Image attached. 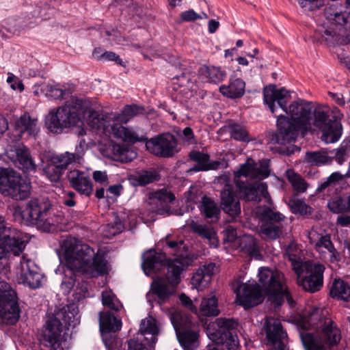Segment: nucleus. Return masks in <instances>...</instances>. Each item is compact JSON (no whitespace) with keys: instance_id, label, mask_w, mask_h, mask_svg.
Returning <instances> with one entry per match:
<instances>
[{"instance_id":"0eeeda50","label":"nucleus","mask_w":350,"mask_h":350,"mask_svg":"<svg viewBox=\"0 0 350 350\" xmlns=\"http://www.w3.org/2000/svg\"><path fill=\"white\" fill-rule=\"evenodd\" d=\"M83 100L72 97L55 111H51L46 117L45 124L53 133H61L64 129L77 126L81 122Z\"/></svg>"},{"instance_id":"774afa93","label":"nucleus","mask_w":350,"mask_h":350,"mask_svg":"<svg viewBox=\"0 0 350 350\" xmlns=\"http://www.w3.org/2000/svg\"><path fill=\"white\" fill-rule=\"evenodd\" d=\"M75 196L76 194L73 191H68L65 193V195L63 197V204L68 207H72L75 206Z\"/></svg>"},{"instance_id":"bf43d9fd","label":"nucleus","mask_w":350,"mask_h":350,"mask_svg":"<svg viewBox=\"0 0 350 350\" xmlns=\"http://www.w3.org/2000/svg\"><path fill=\"white\" fill-rule=\"evenodd\" d=\"M103 59H105L107 61L115 62L118 65H123L122 60L120 59L119 55L111 51H105L100 56H97L98 60H101Z\"/></svg>"},{"instance_id":"a18cd8bd","label":"nucleus","mask_w":350,"mask_h":350,"mask_svg":"<svg viewBox=\"0 0 350 350\" xmlns=\"http://www.w3.org/2000/svg\"><path fill=\"white\" fill-rule=\"evenodd\" d=\"M201 212L206 218L215 219V220L219 218V210L218 207L214 201L207 197L203 198Z\"/></svg>"},{"instance_id":"864d4df0","label":"nucleus","mask_w":350,"mask_h":350,"mask_svg":"<svg viewBox=\"0 0 350 350\" xmlns=\"http://www.w3.org/2000/svg\"><path fill=\"white\" fill-rule=\"evenodd\" d=\"M327 206L334 213H343L346 210L345 202L340 198L329 201Z\"/></svg>"},{"instance_id":"9d476101","label":"nucleus","mask_w":350,"mask_h":350,"mask_svg":"<svg viewBox=\"0 0 350 350\" xmlns=\"http://www.w3.org/2000/svg\"><path fill=\"white\" fill-rule=\"evenodd\" d=\"M28 243L24 233L12 228L5 218L0 215V259L18 256Z\"/></svg>"},{"instance_id":"473e14b6","label":"nucleus","mask_w":350,"mask_h":350,"mask_svg":"<svg viewBox=\"0 0 350 350\" xmlns=\"http://www.w3.org/2000/svg\"><path fill=\"white\" fill-rule=\"evenodd\" d=\"M189 226L193 232L198 234L200 237L206 239L211 247H217L218 246L217 234L212 228L200 224L193 220L190 221Z\"/></svg>"},{"instance_id":"6e6552de","label":"nucleus","mask_w":350,"mask_h":350,"mask_svg":"<svg viewBox=\"0 0 350 350\" xmlns=\"http://www.w3.org/2000/svg\"><path fill=\"white\" fill-rule=\"evenodd\" d=\"M146 112L144 106L135 104L126 105L121 113L115 114H99L96 111H92L89 116V124L91 127L102 131L106 135L118 138L111 130L107 131V126H123L121 124H126L135 116L144 114Z\"/></svg>"},{"instance_id":"603ef678","label":"nucleus","mask_w":350,"mask_h":350,"mask_svg":"<svg viewBox=\"0 0 350 350\" xmlns=\"http://www.w3.org/2000/svg\"><path fill=\"white\" fill-rule=\"evenodd\" d=\"M189 158L191 161L204 165L205 167H212L209 161V155L198 150H192L189 154Z\"/></svg>"},{"instance_id":"a211bd4d","label":"nucleus","mask_w":350,"mask_h":350,"mask_svg":"<svg viewBox=\"0 0 350 350\" xmlns=\"http://www.w3.org/2000/svg\"><path fill=\"white\" fill-rule=\"evenodd\" d=\"M77 157H78L77 154L68 152L60 154H52L44 167L45 175L50 181L58 182L65 170L75 161Z\"/></svg>"},{"instance_id":"7ed1b4c3","label":"nucleus","mask_w":350,"mask_h":350,"mask_svg":"<svg viewBox=\"0 0 350 350\" xmlns=\"http://www.w3.org/2000/svg\"><path fill=\"white\" fill-rule=\"evenodd\" d=\"M321 312L320 309L314 308L303 318L301 327L304 331L300 332V337L306 350L332 349L341 340L336 323Z\"/></svg>"},{"instance_id":"b1692460","label":"nucleus","mask_w":350,"mask_h":350,"mask_svg":"<svg viewBox=\"0 0 350 350\" xmlns=\"http://www.w3.org/2000/svg\"><path fill=\"white\" fill-rule=\"evenodd\" d=\"M265 330L269 343L277 346L282 350L284 347V341L287 338V333L284 330L280 320L267 318L265 324Z\"/></svg>"},{"instance_id":"e2e57ef3","label":"nucleus","mask_w":350,"mask_h":350,"mask_svg":"<svg viewBox=\"0 0 350 350\" xmlns=\"http://www.w3.org/2000/svg\"><path fill=\"white\" fill-rule=\"evenodd\" d=\"M180 18L182 21L186 22L194 21L197 19L202 18L199 14L196 13L193 10H189L185 12H183L180 14Z\"/></svg>"},{"instance_id":"ddd939ff","label":"nucleus","mask_w":350,"mask_h":350,"mask_svg":"<svg viewBox=\"0 0 350 350\" xmlns=\"http://www.w3.org/2000/svg\"><path fill=\"white\" fill-rule=\"evenodd\" d=\"M31 183L13 170L0 169V192L16 200H23L30 195Z\"/></svg>"},{"instance_id":"7c9ffc66","label":"nucleus","mask_w":350,"mask_h":350,"mask_svg":"<svg viewBox=\"0 0 350 350\" xmlns=\"http://www.w3.org/2000/svg\"><path fill=\"white\" fill-rule=\"evenodd\" d=\"M198 72L202 79L206 82L214 84L222 82L227 77L225 69L213 65H202L199 68Z\"/></svg>"},{"instance_id":"c03bdc74","label":"nucleus","mask_w":350,"mask_h":350,"mask_svg":"<svg viewBox=\"0 0 350 350\" xmlns=\"http://www.w3.org/2000/svg\"><path fill=\"white\" fill-rule=\"evenodd\" d=\"M282 226L281 224H273V222H265L261 228V234L267 239H275L282 233Z\"/></svg>"},{"instance_id":"37998d69","label":"nucleus","mask_w":350,"mask_h":350,"mask_svg":"<svg viewBox=\"0 0 350 350\" xmlns=\"http://www.w3.org/2000/svg\"><path fill=\"white\" fill-rule=\"evenodd\" d=\"M300 252L301 250L298 246L293 243H290L286 249L285 255L291 261L293 270L298 269L299 266L304 263L300 257Z\"/></svg>"},{"instance_id":"c756f323","label":"nucleus","mask_w":350,"mask_h":350,"mask_svg":"<svg viewBox=\"0 0 350 350\" xmlns=\"http://www.w3.org/2000/svg\"><path fill=\"white\" fill-rule=\"evenodd\" d=\"M139 332L144 336L146 344L154 346L157 342L159 333V323L156 319L148 317L143 319L140 323Z\"/></svg>"},{"instance_id":"f8f14e48","label":"nucleus","mask_w":350,"mask_h":350,"mask_svg":"<svg viewBox=\"0 0 350 350\" xmlns=\"http://www.w3.org/2000/svg\"><path fill=\"white\" fill-rule=\"evenodd\" d=\"M340 114L330 111L327 107L317 106L312 113L311 125L319 128L323 132V137L327 142L334 143L340 137Z\"/></svg>"},{"instance_id":"3c124183","label":"nucleus","mask_w":350,"mask_h":350,"mask_svg":"<svg viewBox=\"0 0 350 350\" xmlns=\"http://www.w3.org/2000/svg\"><path fill=\"white\" fill-rule=\"evenodd\" d=\"M231 137L239 141H247L248 133L247 131L242 126L234 124L230 126Z\"/></svg>"},{"instance_id":"f03ea898","label":"nucleus","mask_w":350,"mask_h":350,"mask_svg":"<svg viewBox=\"0 0 350 350\" xmlns=\"http://www.w3.org/2000/svg\"><path fill=\"white\" fill-rule=\"evenodd\" d=\"M67 262L74 272L87 278L103 276L109 273V267L104 253L94 249L82 241L68 237L63 242Z\"/></svg>"},{"instance_id":"39448f33","label":"nucleus","mask_w":350,"mask_h":350,"mask_svg":"<svg viewBox=\"0 0 350 350\" xmlns=\"http://www.w3.org/2000/svg\"><path fill=\"white\" fill-rule=\"evenodd\" d=\"M109 129L118 139L125 142L131 144L137 142H146L147 150L158 157L170 158L178 152L177 139L173 134L169 132L163 133L148 139L145 135L139 136L136 131L124 126H107V131Z\"/></svg>"},{"instance_id":"72a5a7b5","label":"nucleus","mask_w":350,"mask_h":350,"mask_svg":"<svg viewBox=\"0 0 350 350\" xmlns=\"http://www.w3.org/2000/svg\"><path fill=\"white\" fill-rule=\"evenodd\" d=\"M137 152L130 147L120 144L112 146V159L121 163H129L137 157Z\"/></svg>"},{"instance_id":"de8ad7c7","label":"nucleus","mask_w":350,"mask_h":350,"mask_svg":"<svg viewBox=\"0 0 350 350\" xmlns=\"http://www.w3.org/2000/svg\"><path fill=\"white\" fill-rule=\"evenodd\" d=\"M208 275H204L203 271L199 269L191 279V284L198 291H202L209 284Z\"/></svg>"},{"instance_id":"052dcab7","label":"nucleus","mask_w":350,"mask_h":350,"mask_svg":"<svg viewBox=\"0 0 350 350\" xmlns=\"http://www.w3.org/2000/svg\"><path fill=\"white\" fill-rule=\"evenodd\" d=\"M243 249L251 256H255L258 252L256 243L252 237L248 238L247 242L243 245Z\"/></svg>"},{"instance_id":"393cba45","label":"nucleus","mask_w":350,"mask_h":350,"mask_svg":"<svg viewBox=\"0 0 350 350\" xmlns=\"http://www.w3.org/2000/svg\"><path fill=\"white\" fill-rule=\"evenodd\" d=\"M70 186L78 193L90 196L93 192V186L90 176L84 172L74 170L67 174Z\"/></svg>"},{"instance_id":"2eb2a0df","label":"nucleus","mask_w":350,"mask_h":350,"mask_svg":"<svg viewBox=\"0 0 350 350\" xmlns=\"http://www.w3.org/2000/svg\"><path fill=\"white\" fill-rule=\"evenodd\" d=\"M0 317L7 325L15 324L20 317L16 293L4 281H0Z\"/></svg>"},{"instance_id":"79ce46f5","label":"nucleus","mask_w":350,"mask_h":350,"mask_svg":"<svg viewBox=\"0 0 350 350\" xmlns=\"http://www.w3.org/2000/svg\"><path fill=\"white\" fill-rule=\"evenodd\" d=\"M286 178L291 183L293 189L297 193H304L308 187L306 182L299 174H296L293 170H288L286 172Z\"/></svg>"},{"instance_id":"6ab92c4d","label":"nucleus","mask_w":350,"mask_h":350,"mask_svg":"<svg viewBox=\"0 0 350 350\" xmlns=\"http://www.w3.org/2000/svg\"><path fill=\"white\" fill-rule=\"evenodd\" d=\"M172 323L176 332L179 342L185 350H193L196 347L198 334L194 331L187 329L190 321L187 316L180 313H174L171 317Z\"/></svg>"},{"instance_id":"338daca9","label":"nucleus","mask_w":350,"mask_h":350,"mask_svg":"<svg viewBox=\"0 0 350 350\" xmlns=\"http://www.w3.org/2000/svg\"><path fill=\"white\" fill-rule=\"evenodd\" d=\"M127 350H148L145 344L139 342L137 339H131L128 341Z\"/></svg>"},{"instance_id":"2f4dec72","label":"nucleus","mask_w":350,"mask_h":350,"mask_svg":"<svg viewBox=\"0 0 350 350\" xmlns=\"http://www.w3.org/2000/svg\"><path fill=\"white\" fill-rule=\"evenodd\" d=\"M160 175L155 170H140L130 176L129 180L134 187H143L159 180Z\"/></svg>"},{"instance_id":"4d7b16f0","label":"nucleus","mask_w":350,"mask_h":350,"mask_svg":"<svg viewBox=\"0 0 350 350\" xmlns=\"http://www.w3.org/2000/svg\"><path fill=\"white\" fill-rule=\"evenodd\" d=\"M333 20L340 26L349 24L350 27V12H349L345 11L334 13Z\"/></svg>"},{"instance_id":"a878e982","label":"nucleus","mask_w":350,"mask_h":350,"mask_svg":"<svg viewBox=\"0 0 350 350\" xmlns=\"http://www.w3.org/2000/svg\"><path fill=\"white\" fill-rule=\"evenodd\" d=\"M177 286L172 284L164 277H155L150 285L151 293L157 299L158 303L161 305L168 301L174 294Z\"/></svg>"},{"instance_id":"e433bc0d","label":"nucleus","mask_w":350,"mask_h":350,"mask_svg":"<svg viewBox=\"0 0 350 350\" xmlns=\"http://www.w3.org/2000/svg\"><path fill=\"white\" fill-rule=\"evenodd\" d=\"M330 296L333 298L349 301L350 300V286L341 279H335L330 289Z\"/></svg>"},{"instance_id":"1a4fd4ad","label":"nucleus","mask_w":350,"mask_h":350,"mask_svg":"<svg viewBox=\"0 0 350 350\" xmlns=\"http://www.w3.org/2000/svg\"><path fill=\"white\" fill-rule=\"evenodd\" d=\"M258 278L265 293L269 296L268 299L271 302L280 306L286 299L290 306L295 305L293 297L282 282V275L280 272L261 267L259 269Z\"/></svg>"},{"instance_id":"6e6d98bb","label":"nucleus","mask_w":350,"mask_h":350,"mask_svg":"<svg viewBox=\"0 0 350 350\" xmlns=\"http://www.w3.org/2000/svg\"><path fill=\"white\" fill-rule=\"evenodd\" d=\"M301 8H308L311 10L319 9L325 4V0H297Z\"/></svg>"},{"instance_id":"0e129e2a","label":"nucleus","mask_w":350,"mask_h":350,"mask_svg":"<svg viewBox=\"0 0 350 350\" xmlns=\"http://www.w3.org/2000/svg\"><path fill=\"white\" fill-rule=\"evenodd\" d=\"M157 198L165 202L172 203L175 200L174 195L167 190H161L156 193Z\"/></svg>"},{"instance_id":"9b49d317","label":"nucleus","mask_w":350,"mask_h":350,"mask_svg":"<svg viewBox=\"0 0 350 350\" xmlns=\"http://www.w3.org/2000/svg\"><path fill=\"white\" fill-rule=\"evenodd\" d=\"M237 326V323L232 319L219 318L208 324L207 336L215 344L221 345L228 350H236L239 345Z\"/></svg>"},{"instance_id":"f704fd0d","label":"nucleus","mask_w":350,"mask_h":350,"mask_svg":"<svg viewBox=\"0 0 350 350\" xmlns=\"http://www.w3.org/2000/svg\"><path fill=\"white\" fill-rule=\"evenodd\" d=\"M16 125L21 133H27L29 135L35 136L39 132L37 118H32L27 113L20 117Z\"/></svg>"},{"instance_id":"4c0bfd02","label":"nucleus","mask_w":350,"mask_h":350,"mask_svg":"<svg viewBox=\"0 0 350 350\" xmlns=\"http://www.w3.org/2000/svg\"><path fill=\"white\" fill-rule=\"evenodd\" d=\"M305 161L311 165L321 166L330 163L332 157H329V152L324 150L308 151L306 152Z\"/></svg>"},{"instance_id":"58836bf2","label":"nucleus","mask_w":350,"mask_h":350,"mask_svg":"<svg viewBox=\"0 0 350 350\" xmlns=\"http://www.w3.org/2000/svg\"><path fill=\"white\" fill-rule=\"evenodd\" d=\"M46 95L54 99L66 98L72 92L73 90L67 88L66 85L60 84H48L45 89Z\"/></svg>"},{"instance_id":"f3484780","label":"nucleus","mask_w":350,"mask_h":350,"mask_svg":"<svg viewBox=\"0 0 350 350\" xmlns=\"http://www.w3.org/2000/svg\"><path fill=\"white\" fill-rule=\"evenodd\" d=\"M63 324L57 317L52 315L49 317L44 325L40 342L49 350L62 349Z\"/></svg>"},{"instance_id":"5fc2aeb1","label":"nucleus","mask_w":350,"mask_h":350,"mask_svg":"<svg viewBox=\"0 0 350 350\" xmlns=\"http://www.w3.org/2000/svg\"><path fill=\"white\" fill-rule=\"evenodd\" d=\"M323 37L325 38L327 42H332L333 44L341 42V37L340 34L331 27L324 30Z\"/></svg>"},{"instance_id":"c9c22d12","label":"nucleus","mask_w":350,"mask_h":350,"mask_svg":"<svg viewBox=\"0 0 350 350\" xmlns=\"http://www.w3.org/2000/svg\"><path fill=\"white\" fill-rule=\"evenodd\" d=\"M99 323L100 331L105 333L116 332L122 325L121 321L110 312H100Z\"/></svg>"},{"instance_id":"13d9d810","label":"nucleus","mask_w":350,"mask_h":350,"mask_svg":"<svg viewBox=\"0 0 350 350\" xmlns=\"http://www.w3.org/2000/svg\"><path fill=\"white\" fill-rule=\"evenodd\" d=\"M7 82L14 90H19L20 92H22L24 90V85L22 81L13 74L9 75L7 78Z\"/></svg>"},{"instance_id":"5701e85b","label":"nucleus","mask_w":350,"mask_h":350,"mask_svg":"<svg viewBox=\"0 0 350 350\" xmlns=\"http://www.w3.org/2000/svg\"><path fill=\"white\" fill-rule=\"evenodd\" d=\"M221 208L232 218L240 215L241 208L239 199L232 185L226 183L220 193Z\"/></svg>"},{"instance_id":"c85d7f7f","label":"nucleus","mask_w":350,"mask_h":350,"mask_svg":"<svg viewBox=\"0 0 350 350\" xmlns=\"http://www.w3.org/2000/svg\"><path fill=\"white\" fill-rule=\"evenodd\" d=\"M220 93L226 98L236 99L241 98L245 92V81L236 76H231L228 85L219 87Z\"/></svg>"},{"instance_id":"f257e3e1","label":"nucleus","mask_w":350,"mask_h":350,"mask_svg":"<svg viewBox=\"0 0 350 350\" xmlns=\"http://www.w3.org/2000/svg\"><path fill=\"white\" fill-rule=\"evenodd\" d=\"M264 102L272 113L276 111V105L281 108L291 119L280 115L277 119V132L272 140L277 144H286L295 141L300 129L311 126L312 103L302 99L293 101L287 107L291 96L284 88L277 89L275 85H269L263 90Z\"/></svg>"},{"instance_id":"bb28decb","label":"nucleus","mask_w":350,"mask_h":350,"mask_svg":"<svg viewBox=\"0 0 350 350\" xmlns=\"http://www.w3.org/2000/svg\"><path fill=\"white\" fill-rule=\"evenodd\" d=\"M166 255L157 252L154 250H148L143 254L142 269L147 275L155 274L165 265Z\"/></svg>"},{"instance_id":"8fccbe9b","label":"nucleus","mask_w":350,"mask_h":350,"mask_svg":"<svg viewBox=\"0 0 350 350\" xmlns=\"http://www.w3.org/2000/svg\"><path fill=\"white\" fill-rule=\"evenodd\" d=\"M262 217L265 222H273V224H280L284 216L279 212L273 211L271 208L266 207L262 212Z\"/></svg>"},{"instance_id":"aec40b11","label":"nucleus","mask_w":350,"mask_h":350,"mask_svg":"<svg viewBox=\"0 0 350 350\" xmlns=\"http://www.w3.org/2000/svg\"><path fill=\"white\" fill-rule=\"evenodd\" d=\"M236 293L239 305L245 309L256 306L264 300L262 291L256 282L243 284Z\"/></svg>"},{"instance_id":"ea45409f","label":"nucleus","mask_w":350,"mask_h":350,"mask_svg":"<svg viewBox=\"0 0 350 350\" xmlns=\"http://www.w3.org/2000/svg\"><path fill=\"white\" fill-rule=\"evenodd\" d=\"M288 206L294 214L306 215L311 213V208L304 200L299 199L296 194L291 196L288 200Z\"/></svg>"},{"instance_id":"4468645a","label":"nucleus","mask_w":350,"mask_h":350,"mask_svg":"<svg viewBox=\"0 0 350 350\" xmlns=\"http://www.w3.org/2000/svg\"><path fill=\"white\" fill-rule=\"evenodd\" d=\"M299 267L298 269L293 270L297 276L299 286L310 293L319 291L323 285L325 266L319 262L307 260Z\"/></svg>"},{"instance_id":"412c9836","label":"nucleus","mask_w":350,"mask_h":350,"mask_svg":"<svg viewBox=\"0 0 350 350\" xmlns=\"http://www.w3.org/2000/svg\"><path fill=\"white\" fill-rule=\"evenodd\" d=\"M308 238L311 244H314V250L319 252L321 256L327 252L329 254V260L331 262H336L340 260V254L335 248L329 234L321 235L319 237L317 232L313 231L309 233Z\"/></svg>"},{"instance_id":"49530a36","label":"nucleus","mask_w":350,"mask_h":350,"mask_svg":"<svg viewBox=\"0 0 350 350\" xmlns=\"http://www.w3.org/2000/svg\"><path fill=\"white\" fill-rule=\"evenodd\" d=\"M350 152L349 147V140L345 142V145L341 146L338 149H334L329 152V157H332V161L334 159L336 161L341 165L348 157V152Z\"/></svg>"},{"instance_id":"69168bd1","label":"nucleus","mask_w":350,"mask_h":350,"mask_svg":"<svg viewBox=\"0 0 350 350\" xmlns=\"http://www.w3.org/2000/svg\"><path fill=\"white\" fill-rule=\"evenodd\" d=\"M107 227L112 229V230L110 232V233L112 235H116L120 232H122V229L124 228V225L122 223V221L118 218H116L114 222L112 224H109L107 225Z\"/></svg>"},{"instance_id":"cd10ccee","label":"nucleus","mask_w":350,"mask_h":350,"mask_svg":"<svg viewBox=\"0 0 350 350\" xmlns=\"http://www.w3.org/2000/svg\"><path fill=\"white\" fill-rule=\"evenodd\" d=\"M187 258L178 257L170 259L167 262V272L165 279L167 282L178 286L181 282L182 274L188 267Z\"/></svg>"},{"instance_id":"09e8293b","label":"nucleus","mask_w":350,"mask_h":350,"mask_svg":"<svg viewBox=\"0 0 350 350\" xmlns=\"http://www.w3.org/2000/svg\"><path fill=\"white\" fill-rule=\"evenodd\" d=\"M102 303L111 310L118 311L120 304L116 300L115 295L111 291L102 293Z\"/></svg>"},{"instance_id":"4be33fe9","label":"nucleus","mask_w":350,"mask_h":350,"mask_svg":"<svg viewBox=\"0 0 350 350\" xmlns=\"http://www.w3.org/2000/svg\"><path fill=\"white\" fill-rule=\"evenodd\" d=\"M8 157L13 164L24 173L34 172L37 165L33 161L29 150L24 146H18L8 152Z\"/></svg>"},{"instance_id":"20e7f679","label":"nucleus","mask_w":350,"mask_h":350,"mask_svg":"<svg viewBox=\"0 0 350 350\" xmlns=\"http://www.w3.org/2000/svg\"><path fill=\"white\" fill-rule=\"evenodd\" d=\"M265 161L255 162L248 158L234 173L235 185L240 198L247 202H260L268 193L266 183L260 181L269 176Z\"/></svg>"},{"instance_id":"dca6fc26","label":"nucleus","mask_w":350,"mask_h":350,"mask_svg":"<svg viewBox=\"0 0 350 350\" xmlns=\"http://www.w3.org/2000/svg\"><path fill=\"white\" fill-rule=\"evenodd\" d=\"M17 279L23 284L32 289L41 287L45 278L40 273L39 267L30 258L23 256L16 270Z\"/></svg>"},{"instance_id":"423d86ee","label":"nucleus","mask_w":350,"mask_h":350,"mask_svg":"<svg viewBox=\"0 0 350 350\" xmlns=\"http://www.w3.org/2000/svg\"><path fill=\"white\" fill-rule=\"evenodd\" d=\"M20 214L27 225L35 226L38 230L47 232L54 231L62 221V215L47 199H31Z\"/></svg>"},{"instance_id":"680f3d73","label":"nucleus","mask_w":350,"mask_h":350,"mask_svg":"<svg viewBox=\"0 0 350 350\" xmlns=\"http://www.w3.org/2000/svg\"><path fill=\"white\" fill-rule=\"evenodd\" d=\"M92 178L96 183L102 185L108 184V176L105 171H94L92 174Z\"/></svg>"},{"instance_id":"a19ab883","label":"nucleus","mask_w":350,"mask_h":350,"mask_svg":"<svg viewBox=\"0 0 350 350\" xmlns=\"http://www.w3.org/2000/svg\"><path fill=\"white\" fill-rule=\"evenodd\" d=\"M217 306V299L215 296H212L202 299L200 309L202 315L216 317L219 313Z\"/></svg>"}]
</instances>
